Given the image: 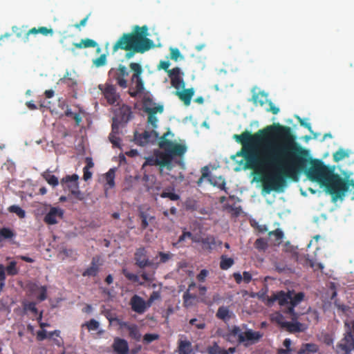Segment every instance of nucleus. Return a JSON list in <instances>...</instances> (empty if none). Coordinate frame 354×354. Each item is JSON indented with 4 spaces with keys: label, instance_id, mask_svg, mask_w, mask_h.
Wrapping results in <instances>:
<instances>
[{
    "label": "nucleus",
    "instance_id": "51",
    "mask_svg": "<svg viewBox=\"0 0 354 354\" xmlns=\"http://www.w3.org/2000/svg\"><path fill=\"white\" fill-rule=\"evenodd\" d=\"M222 349L216 342H214L212 346L207 348V352L209 354H219Z\"/></svg>",
    "mask_w": 354,
    "mask_h": 354
},
{
    "label": "nucleus",
    "instance_id": "36",
    "mask_svg": "<svg viewBox=\"0 0 354 354\" xmlns=\"http://www.w3.org/2000/svg\"><path fill=\"white\" fill-rule=\"evenodd\" d=\"M15 236L14 232L8 227H3L0 229V241H1L2 239H10Z\"/></svg>",
    "mask_w": 354,
    "mask_h": 354
},
{
    "label": "nucleus",
    "instance_id": "35",
    "mask_svg": "<svg viewBox=\"0 0 354 354\" xmlns=\"http://www.w3.org/2000/svg\"><path fill=\"white\" fill-rule=\"evenodd\" d=\"M42 176L50 185L56 187L59 185L58 178L55 175L50 173H44Z\"/></svg>",
    "mask_w": 354,
    "mask_h": 354
},
{
    "label": "nucleus",
    "instance_id": "6",
    "mask_svg": "<svg viewBox=\"0 0 354 354\" xmlns=\"http://www.w3.org/2000/svg\"><path fill=\"white\" fill-rule=\"evenodd\" d=\"M131 70L133 72L131 77L132 86L129 89V94L132 97H136L143 92L144 82L141 77L142 68L140 64L132 62L129 64Z\"/></svg>",
    "mask_w": 354,
    "mask_h": 354
},
{
    "label": "nucleus",
    "instance_id": "7",
    "mask_svg": "<svg viewBox=\"0 0 354 354\" xmlns=\"http://www.w3.org/2000/svg\"><path fill=\"white\" fill-rule=\"evenodd\" d=\"M79 176L76 174L66 175L60 180V184L64 190L67 189L71 194L78 201L85 199L84 194L80 190Z\"/></svg>",
    "mask_w": 354,
    "mask_h": 354
},
{
    "label": "nucleus",
    "instance_id": "54",
    "mask_svg": "<svg viewBox=\"0 0 354 354\" xmlns=\"http://www.w3.org/2000/svg\"><path fill=\"white\" fill-rule=\"evenodd\" d=\"M6 279L5 267L2 264H0V290L5 286Z\"/></svg>",
    "mask_w": 354,
    "mask_h": 354
},
{
    "label": "nucleus",
    "instance_id": "27",
    "mask_svg": "<svg viewBox=\"0 0 354 354\" xmlns=\"http://www.w3.org/2000/svg\"><path fill=\"white\" fill-rule=\"evenodd\" d=\"M178 351L179 354H191L192 353L191 342L189 340H179Z\"/></svg>",
    "mask_w": 354,
    "mask_h": 354
},
{
    "label": "nucleus",
    "instance_id": "58",
    "mask_svg": "<svg viewBox=\"0 0 354 354\" xmlns=\"http://www.w3.org/2000/svg\"><path fill=\"white\" fill-rule=\"evenodd\" d=\"M150 165V166H158V162L157 160L156 156H150L146 158L145 165Z\"/></svg>",
    "mask_w": 354,
    "mask_h": 354
},
{
    "label": "nucleus",
    "instance_id": "13",
    "mask_svg": "<svg viewBox=\"0 0 354 354\" xmlns=\"http://www.w3.org/2000/svg\"><path fill=\"white\" fill-rule=\"evenodd\" d=\"M134 259L136 265L141 269L153 266V263L147 258V250L144 247L139 248L136 250L134 254Z\"/></svg>",
    "mask_w": 354,
    "mask_h": 354
},
{
    "label": "nucleus",
    "instance_id": "24",
    "mask_svg": "<svg viewBox=\"0 0 354 354\" xmlns=\"http://www.w3.org/2000/svg\"><path fill=\"white\" fill-rule=\"evenodd\" d=\"M99 259L96 257H93L91 266L86 268L83 272L82 276L84 277H95L99 272Z\"/></svg>",
    "mask_w": 354,
    "mask_h": 354
},
{
    "label": "nucleus",
    "instance_id": "38",
    "mask_svg": "<svg viewBox=\"0 0 354 354\" xmlns=\"http://www.w3.org/2000/svg\"><path fill=\"white\" fill-rule=\"evenodd\" d=\"M5 271L7 272V274L10 276L17 275L19 272V270L17 268V262L13 261L10 262V263L5 268Z\"/></svg>",
    "mask_w": 354,
    "mask_h": 354
},
{
    "label": "nucleus",
    "instance_id": "30",
    "mask_svg": "<svg viewBox=\"0 0 354 354\" xmlns=\"http://www.w3.org/2000/svg\"><path fill=\"white\" fill-rule=\"evenodd\" d=\"M232 312L230 311L229 308L222 306L218 308L216 316L217 318L223 321H228L231 318Z\"/></svg>",
    "mask_w": 354,
    "mask_h": 354
},
{
    "label": "nucleus",
    "instance_id": "14",
    "mask_svg": "<svg viewBox=\"0 0 354 354\" xmlns=\"http://www.w3.org/2000/svg\"><path fill=\"white\" fill-rule=\"evenodd\" d=\"M167 74L171 80V85L177 89V91L180 88H184L185 84L181 77L183 73H181L180 68L175 67L167 71Z\"/></svg>",
    "mask_w": 354,
    "mask_h": 354
},
{
    "label": "nucleus",
    "instance_id": "8",
    "mask_svg": "<svg viewBox=\"0 0 354 354\" xmlns=\"http://www.w3.org/2000/svg\"><path fill=\"white\" fill-rule=\"evenodd\" d=\"M129 75V71L124 65H119L118 68H111L108 73V80L106 82H115L116 84L122 88L127 87V81L126 77Z\"/></svg>",
    "mask_w": 354,
    "mask_h": 354
},
{
    "label": "nucleus",
    "instance_id": "20",
    "mask_svg": "<svg viewBox=\"0 0 354 354\" xmlns=\"http://www.w3.org/2000/svg\"><path fill=\"white\" fill-rule=\"evenodd\" d=\"M121 328H124L129 331V337L136 341L139 342L141 339V334L138 327L135 324H129L126 322L120 323Z\"/></svg>",
    "mask_w": 354,
    "mask_h": 354
},
{
    "label": "nucleus",
    "instance_id": "15",
    "mask_svg": "<svg viewBox=\"0 0 354 354\" xmlns=\"http://www.w3.org/2000/svg\"><path fill=\"white\" fill-rule=\"evenodd\" d=\"M164 107L161 104L155 106L154 109L146 106L145 113L148 115L147 122L151 124L153 129L157 127L158 118L156 116V113H162L163 112Z\"/></svg>",
    "mask_w": 354,
    "mask_h": 354
},
{
    "label": "nucleus",
    "instance_id": "1",
    "mask_svg": "<svg viewBox=\"0 0 354 354\" xmlns=\"http://www.w3.org/2000/svg\"><path fill=\"white\" fill-rule=\"evenodd\" d=\"M233 138L242 145L237 155L245 158L250 168L257 162L254 150L263 149L261 164L276 169L262 178L263 190L267 194L283 189L287 179L297 181L303 171L309 180L324 187L333 201L342 200L350 187L354 189V180L335 174L334 167L324 165L319 159H309L308 151L293 142L288 127L273 124L254 134L245 130L234 134Z\"/></svg>",
    "mask_w": 354,
    "mask_h": 354
},
{
    "label": "nucleus",
    "instance_id": "59",
    "mask_svg": "<svg viewBox=\"0 0 354 354\" xmlns=\"http://www.w3.org/2000/svg\"><path fill=\"white\" fill-rule=\"evenodd\" d=\"M208 274H209L208 270H207L206 269H203L201 270L199 274L197 275L196 279L200 282H204L206 277H207Z\"/></svg>",
    "mask_w": 354,
    "mask_h": 354
},
{
    "label": "nucleus",
    "instance_id": "49",
    "mask_svg": "<svg viewBox=\"0 0 354 354\" xmlns=\"http://www.w3.org/2000/svg\"><path fill=\"white\" fill-rule=\"evenodd\" d=\"M106 56L105 54L101 55L99 57H97V59H95L93 61V64L97 67H100V66H104L106 64Z\"/></svg>",
    "mask_w": 354,
    "mask_h": 354
},
{
    "label": "nucleus",
    "instance_id": "16",
    "mask_svg": "<svg viewBox=\"0 0 354 354\" xmlns=\"http://www.w3.org/2000/svg\"><path fill=\"white\" fill-rule=\"evenodd\" d=\"M64 215V211L58 207H51L49 212L46 214L44 221L48 225H55L57 223V218H62Z\"/></svg>",
    "mask_w": 354,
    "mask_h": 354
},
{
    "label": "nucleus",
    "instance_id": "61",
    "mask_svg": "<svg viewBox=\"0 0 354 354\" xmlns=\"http://www.w3.org/2000/svg\"><path fill=\"white\" fill-rule=\"evenodd\" d=\"M269 105V107L268 108H266V110L268 111V112H271L273 114L276 115L279 112V109L278 107H277L272 102V101H270L268 102V104Z\"/></svg>",
    "mask_w": 354,
    "mask_h": 354
},
{
    "label": "nucleus",
    "instance_id": "47",
    "mask_svg": "<svg viewBox=\"0 0 354 354\" xmlns=\"http://www.w3.org/2000/svg\"><path fill=\"white\" fill-rule=\"evenodd\" d=\"M122 123L113 118V123L111 125V132L110 133L119 135L120 127Z\"/></svg>",
    "mask_w": 354,
    "mask_h": 354
},
{
    "label": "nucleus",
    "instance_id": "46",
    "mask_svg": "<svg viewBox=\"0 0 354 354\" xmlns=\"http://www.w3.org/2000/svg\"><path fill=\"white\" fill-rule=\"evenodd\" d=\"M109 141L112 143L113 147L120 148V138L118 135L109 133Z\"/></svg>",
    "mask_w": 354,
    "mask_h": 354
},
{
    "label": "nucleus",
    "instance_id": "40",
    "mask_svg": "<svg viewBox=\"0 0 354 354\" xmlns=\"http://www.w3.org/2000/svg\"><path fill=\"white\" fill-rule=\"evenodd\" d=\"M270 236H274L275 237V241L277 244H280L283 238V232L281 229H277L275 230L271 231L268 233Z\"/></svg>",
    "mask_w": 354,
    "mask_h": 354
},
{
    "label": "nucleus",
    "instance_id": "64",
    "mask_svg": "<svg viewBox=\"0 0 354 354\" xmlns=\"http://www.w3.org/2000/svg\"><path fill=\"white\" fill-rule=\"evenodd\" d=\"M252 279V274L250 272L244 271L243 272V280L245 283H249Z\"/></svg>",
    "mask_w": 354,
    "mask_h": 354
},
{
    "label": "nucleus",
    "instance_id": "17",
    "mask_svg": "<svg viewBox=\"0 0 354 354\" xmlns=\"http://www.w3.org/2000/svg\"><path fill=\"white\" fill-rule=\"evenodd\" d=\"M130 305L133 311L142 314L147 308L145 301L140 296L135 295L130 300Z\"/></svg>",
    "mask_w": 354,
    "mask_h": 354
},
{
    "label": "nucleus",
    "instance_id": "37",
    "mask_svg": "<svg viewBox=\"0 0 354 354\" xmlns=\"http://www.w3.org/2000/svg\"><path fill=\"white\" fill-rule=\"evenodd\" d=\"M10 213L16 214L20 218H24L26 216V212L19 206L13 205L8 208Z\"/></svg>",
    "mask_w": 354,
    "mask_h": 354
},
{
    "label": "nucleus",
    "instance_id": "19",
    "mask_svg": "<svg viewBox=\"0 0 354 354\" xmlns=\"http://www.w3.org/2000/svg\"><path fill=\"white\" fill-rule=\"evenodd\" d=\"M195 91L193 88H183L182 91H176L175 95L184 103L185 106H189L191 103L192 97Z\"/></svg>",
    "mask_w": 354,
    "mask_h": 354
},
{
    "label": "nucleus",
    "instance_id": "22",
    "mask_svg": "<svg viewBox=\"0 0 354 354\" xmlns=\"http://www.w3.org/2000/svg\"><path fill=\"white\" fill-rule=\"evenodd\" d=\"M281 326L286 328L290 333L304 332L307 329V326L304 324L297 321L282 322Z\"/></svg>",
    "mask_w": 354,
    "mask_h": 354
},
{
    "label": "nucleus",
    "instance_id": "34",
    "mask_svg": "<svg viewBox=\"0 0 354 354\" xmlns=\"http://www.w3.org/2000/svg\"><path fill=\"white\" fill-rule=\"evenodd\" d=\"M349 151L344 149H339L335 153H333V160L335 162H338L344 158L349 156Z\"/></svg>",
    "mask_w": 354,
    "mask_h": 354
},
{
    "label": "nucleus",
    "instance_id": "50",
    "mask_svg": "<svg viewBox=\"0 0 354 354\" xmlns=\"http://www.w3.org/2000/svg\"><path fill=\"white\" fill-rule=\"evenodd\" d=\"M114 176H115V171L113 169H111L106 174V179L107 181V183L111 186H114Z\"/></svg>",
    "mask_w": 354,
    "mask_h": 354
},
{
    "label": "nucleus",
    "instance_id": "39",
    "mask_svg": "<svg viewBox=\"0 0 354 354\" xmlns=\"http://www.w3.org/2000/svg\"><path fill=\"white\" fill-rule=\"evenodd\" d=\"M84 326H86L89 331L96 330L100 327V323L97 320L91 319L82 325V327Z\"/></svg>",
    "mask_w": 354,
    "mask_h": 354
},
{
    "label": "nucleus",
    "instance_id": "23",
    "mask_svg": "<svg viewBox=\"0 0 354 354\" xmlns=\"http://www.w3.org/2000/svg\"><path fill=\"white\" fill-rule=\"evenodd\" d=\"M38 33H40L43 35H52L53 34V30L52 28H48L44 27V26L39 27L38 28H32L25 33L24 37V41L27 42L28 41L30 35H36Z\"/></svg>",
    "mask_w": 354,
    "mask_h": 354
},
{
    "label": "nucleus",
    "instance_id": "63",
    "mask_svg": "<svg viewBox=\"0 0 354 354\" xmlns=\"http://www.w3.org/2000/svg\"><path fill=\"white\" fill-rule=\"evenodd\" d=\"M169 66H170V63H169V61H160L159 64H158V69H162V70L165 71L167 73V71H169L168 69Z\"/></svg>",
    "mask_w": 354,
    "mask_h": 354
},
{
    "label": "nucleus",
    "instance_id": "28",
    "mask_svg": "<svg viewBox=\"0 0 354 354\" xmlns=\"http://www.w3.org/2000/svg\"><path fill=\"white\" fill-rule=\"evenodd\" d=\"M160 196L162 198H168L172 201H178L180 198V195L174 192V188L171 187L165 189L160 194Z\"/></svg>",
    "mask_w": 354,
    "mask_h": 354
},
{
    "label": "nucleus",
    "instance_id": "29",
    "mask_svg": "<svg viewBox=\"0 0 354 354\" xmlns=\"http://www.w3.org/2000/svg\"><path fill=\"white\" fill-rule=\"evenodd\" d=\"M209 183L221 189V190L225 191L226 193H227V188L226 187V183L224 178L222 176L218 177H210L209 178Z\"/></svg>",
    "mask_w": 354,
    "mask_h": 354
},
{
    "label": "nucleus",
    "instance_id": "4",
    "mask_svg": "<svg viewBox=\"0 0 354 354\" xmlns=\"http://www.w3.org/2000/svg\"><path fill=\"white\" fill-rule=\"evenodd\" d=\"M304 297L302 292L295 293L293 290H288L287 292L281 290L268 297L267 304L270 306L274 301H278L281 306H288L285 313L290 315L292 319L295 320L297 319L295 308L304 300Z\"/></svg>",
    "mask_w": 354,
    "mask_h": 354
},
{
    "label": "nucleus",
    "instance_id": "32",
    "mask_svg": "<svg viewBox=\"0 0 354 354\" xmlns=\"http://www.w3.org/2000/svg\"><path fill=\"white\" fill-rule=\"evenodd\" d=\"M319 350L318 346L313 343H307L302 345L298 351V354H306V352L315 353Z\"/></svg>",
    "mask_w": 354,
    "mask_h": 354
},
{
    "label": "nucleus",
    "instance_id": "18",
    "mask_svg": "<svg viewBox=\"0 0 354 354\" xmlns=\"http://www.w3.org/2000/svg\"><path fill=\"white\" fill-rule=\"evenodd\" d=\"M131 114L132 112L131 108L127 105L123 104L115 112V115L113 119L117 120L123 124H126L131 119Z\"/></svg>",
    "mask_w": 354,
    "mask_h": 354
},
{
    "label": "nucleus",
    "instance_id": "48",
    "mask_svg": "<svg viewBox=\"0 0 354 354\" xmlns=\"http://www.w3.org/2000/svg\"><path fill=\"white\" fill-rule=\"evenodd\" d=\"M159 338L158 334L147 333L143 337V341L146 344H149Z\"/></svg>",
    "mask_w": 354,
    "mask_h": 354
},
{
    "label": "nucleus",
    "instance_id": "2",
    "mask_svg": "<svg viewBox=\"0 0 354 354\" xmlns=\"http://www.w3.org/2000/svg\"><path fill=\"white\" fill-rule=\"evenodd\" d=\"M147 26H136L132 32L124 33L113 46V52L126 50L124 57L132 58L136 53H144L154 46L153 41L147 38Z\"/></svg>",
    "mask_w": 354,
    "mask_h": 354
},
{
    "label": "nucleus",
    "instance_id": "42",
    "mask_svg": "<svg viewBox=\"0 0 354 354\" xmlns=\"http://www.w3.org/2000/svg\"><path fill=\"white\" fill-rule=\"evenodd\" d=\"M254 247L259 250H265L268 248V242L263 238H259L254 242Z\"/></svg>",
    "mask_w": 354,
    "mask_h": 354
},
{
    "label": "nucleus",
    "instance_id": "55",
    "mask_svg": "<svg viewBox=\"0 0 354 354\" xmlns=\"http://www.w3.org/2000/svg\"><path fill=\"white\" fill-rule=\"evenodd\" d=\"M123 274L125 276V277L130 281H132L133 282H138V281H139L138 276L134 273H131V272L126 271V270H124Z\"/></svg>",
    "mask_w": 354,
    "mask_h": 354
},
{
    "label": "nucleus",
    "instance_id": "11",
    "mask_svg": "<svg viewBox=\"0 0 354 354\" xmlns=\"http://www.w3.org/2000/svg\"><path fill=\"white\" fill-rule=\"evenodd\" d=\"M158 138V133L154 130L145 131L142 133H135V142L140 146H145L149 143H153Z\"/></svg>",
    "mask_w": 354,
    "mask_h": 354
},
{
    "label": "nucleus",
    "instance_id": "33",
    "mask_svg": "<svg viewBox=\"0 0 354 354\" xmlns=\"http://www.w3.org/2000/svg\"><path fill=\"white\" fill-rule=\"evenodd\" d=\"M234 263V261L232 258L227 257L225 255H222L221 257L220 261V268L223 270H228L231 268Z\"/></svg>",
    "mask_w": 354,
    "mask_h": 354
},
{
    "label": "nucleus",
    "instance_id": "62",
    "mask_svg": "<svg viewBox=\"0 0 354 354\" xmlns=\"http://www.w3.org/2000/svg\"><path fill=\"white\" fill-rule=\"evenodd\" d=\"M48 338V335L45 330H41L37 333V339L38 341H43L44 339Z\"/></svg>",
    "mask_w": 354,
    "mask_h": 354
},
{
    "label": "nucleus",
    "instance_id": "57",
    "mask_svg": "<svg viewBox=\"0 0 354 354\" xmlns=\"http://www.w3.org/2000/svg\"><path fill=\"white\" fill-rule=\"evenodd\" d=\"M97 44L93 39H82V46L84 48H94L97 46Z\"/></svg>",
    "mask_w": 354,
    "mask_h": 354
},
{
    "label": "nucleus",
    "instance_id": "26",
    "mask_svg": "<svg viewBox=\"0 0 354 354\" xmlns=\"http://www.w3.org/2000/svg\"><path fill=\"white\" fill-rule=\"evenodd\" d=\"M252 101L254 105L263 106L270 100H268V95L263 91H260L252 95Z\"/></svg>",
    "mask_w": 354,
    "mask_h": 354
},
{
    "label": "nucleus",
    "instance_id": "21",
    "mask_svg": "<svg viewBox=\"0 0 354 354\" xmlns=\"http://www.w3.org/2000/svg\"><path fill=\"white\" fill-rule=\"evenodd\" d=\"M113 348L118 354H128L129 351L127 341L120 337L114 339Z\"/></svg>",
    "mask_w": 354,
    "mask_h": 354
},
{
    "label": "nucleus",
    "instance_id": "44",
    "mask_svg": "<svg viewBox=\"0 0 354 354\" xmlns=\"http://www.w3.org/2000/svg\"><path fill=\"white\" fill-rule=\"evenodd\" d=\"M189 324L194 326L198 329H204L205 328V323L203 320H198L196 318H193L189 320Z\"/></svg>",
    "mask_w": 354,
    "mask_h": 354
},
{
    "label": "nucleus",
    "instance_id": "56",
    "mask_svg": "<svg viewBox=\"0 0 354 354\" xmlns=\"http://www.w3.org/2000/svg\"><path fill=\"white\" fill-rule=\"evenodd\" d=\"M12 30L18 38H22L24 40V35L26 32L24 31L21 28L16 26H12Z\"/></svg>",
    "mask_w": 354,
    "mask_h": 354
},
{
    "label": "nucleus",
    "instance_id": "9",
    "mask_svg": "<svg viewBox=\"0 0 354 354\" xmlns=\"http://www.w3.org/2000/svg\"><path fill=\"white\" fill-rule=\"evenodd\" d=\"M98 88L102 91L104 97L110 105H118L121 99L119 93L117 92L116 87L111 82H106L104 84H100Z\"/></svg>",
    "mask_w": 354,
    "mask_h": 354
},
{
    "label": "nucleus",
    "instance_id": "5",
    "mask_svg": "<svg viewBox=\"0 0 354 354\" xmlns=\"http://www.w3.org/2000/svg\"><path fill=\"white\" fill-rule=\"evenodd\" d=\"M263 337L260 331H254L250 328L243 330L240 326H233L227 334V339L230 342H236L238 344H243L248 347L257 343Z\"/></svg>",
    "mask_w": 354,
    "mask_h": 354
},
{
    "label": "nucleus",
    "instance_id": "43",
    "mask_svg": "<svg viewBox=\"0 0 354 354\" xmlns=\"http://www.w3.org/2000/svg\"><path fill=\"white\" fill-rule=\"evenodd\" d=\"M143 111L145 112L146 106L154 109L155 106H158L155 102H153L152 99L149 96H145L142 100Z\"/></svg>",
    "mask_w": 354,
    "mask_h": 354
},
{
    "label": "nucleus",
    "instance_id": "41",
    "mask_svg": "<svg viewBox=\"0 0 354 354\" xmlns=\"http://www.w3.org/2000/svg\"><path fill=\"white\" fill-rule=\"evenodd\" d=\"M23 307H24V310L25 311L29 310V311L32 312L34 315H37V313H38V309L36 307L35 302H33V301L24 302Z\"/></svg>",
    "mask_w": 354,
    "mask_h": 354
},
{
    "label": "nucleus",
    "instance_id": "53",
    "mask_svg": "<svg viewBox=\"0 0 354 354\" xmlns=\"http://www.w3.org/2000/svg\"><path fill=\"white\" fill-rule=\"evenodd\" d=\"M307 264L312 268L315 271V270H322L324 268V266L321 263H316L312 259H308L307 261Z\"/></svg>",
    "mask_w": 354,
    "mask_h": 354
},
{
    "label": "nucleus",
    "instance_id": "45",
    "mask_svg": "<svg viewBox=\"0 0 354 354\" xmlns=\"http://www.w3.org/2000/svg\"><path fill=\"white\" fill-rule=\"evenodd\" d=\"M158 256L160 257L159 263H165L173 257L174 254L170 252L165 253L162 252H159Z\"/></svg>",
    "mask_w": 354,
    "mask_h": 354
},
{
    "label": "nucleus",
    "instance_id": "12",
    "mask_svg": "<svg viewBox=\"0 0 354 354\" xmlns=\"http://www.w3.org/2000/svg\"><path fill=\"white\" fill-rule=\"evenodd\" d=\"M354 349V337L351 332L345 334L344 337L336 345V352L349 354Z\"/></svg>",
    "mask_w": 354,
    "mask_h": 354
},
{
    "label": "nucleus",
    "instance_id": "3",
    "mask_svg": "<svg viewBox=\"0 0 354 354\" xmlns=\"http://www.w3.org/2000/svg\"><path fill=\"white\" fill-rule=\"evenodd\" d=\"M169 136L173 137L174 134L170 131H167L159 138L158 145L160 149H163V151H156L154 153L157 158L158 166L162 169V166L166 165L169 159L179 158V159L174 160V163L184 169L185 163L183 158L187 150V147L185 144L177 143L169 140L167 138Z\"/></svg>",
    "mask_w": 354,
    "mask_h": 354
},
{
    "label": "nucleus",
    "instance_id": "60",
    "mask_svg": "<svg viewBox=\"0 0 354 354\" xmlns=\"http://www.w3.org/2000/svg\"><path fill=\"white\" fill-rule=\"evenodd\" d=\"M181 57L180 50L178 48H171L170 53V58L174 61H177Z\"/></svg>",
    "mask_w": 354,
    "mask_h": 354
},
{
    "label": "nucleus",
    "instance_id": "25",
    "mask_svg": "<svg viewBox=\"0 0 354 354\" xmlns=\"http://www.w3.org/2000/svg\"><path fill=\"white\" fill-rule=\"evenodd\" d=\"M29 290L32 293L39 292L37 298L39 301H42L47 298V290L46 286H39L37 283H33L30 285Z\"/></svg>",
    "mask_w": 354,
    "mask_h": 354
},
{
    "label": "nucleus",
    "instance_id": "31",
    "mask_svg": "<svg viewBox=\"0 0 354 354\" xmlns=\"http://www.w3.org/2000/svg\"><path fill=\"white\" fill-rule=\"evenodd\" d=\"M138 216L141 219V227L142 230H145L149 226V221L153 220L154 216H150L147 212L140 210Z\"/></svg>",
    "mask_w": 354,
    "mask_h": 354
},
{
    "label": "nucleus",
    "instance_id": "10",
    "mask_svg": "<svg viewBox=\"0 0 354 354\" xmlns=\"http://www.w3.org/2000/svg\"><path fill=\"white\" fill-rule=\"evenodd\" d=\"M194 243L201 244L202 250L206 252L211 253L216 247L221 245L222 242L216 240L214 236L208 234L205 237H202L200 234L198 238L194 239Z\"/></svg>",
    "mask_w": 354,
    "mask_h": 354
},
{
    "label": "nucleus",
    "instance_id": "52",
    "mask_svg": "<svg viewBox=\"0 0 354 354\" xmlns=\"http://www.w3.org/2000/svg\"><path fill=\"white\" fill-rule=\"evenodd\" d=\"M183 298L185 305L189 306L191 304V302H189V300L196 299V296L195 295L190 294L189 290H187L184 292Z\"/></svg>",
    "mask_w": 354,
    "mask_h": 354
}]
</instances>
